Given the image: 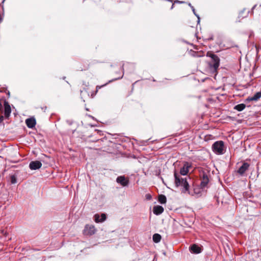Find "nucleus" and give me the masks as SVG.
<instances>
[{
    "label": "nucleus",
    "instance_id": "nucleus-1",
    "mask_svg": "<svg viewBox=\"0 0 261 261\" xmlns=\"http://www.w3.org/2000/svg\"><path fill=\"white\" fill-rule=\"evenodd\" d=\"M174 176L175 186L176 187H181L182 188V193H188V194H190V191H189V185L187 181V178L186 177L182 178L180 176V175L178 174L176 171L174 172Z\"/></svg>",
    "mask_w": 261,
    "mask_h": 261
},
{
    "label": "nucleus",
    "instance_id": "nucleus-2",
    "mask_svg": "<svg viewBox=\"0 0 261 261\" xmlns=\"http://www.w3.org/2000/svg\"><path fill=\"white\" fill-rule=\"evenodd\" d=\"M212 150L214 153L217 154H223L225 152V146L224 142L222 141H217L212 145Z\"/></svg>",
    "mask_w": 261,
    "mask_h": 261
},
{
    "label": "nucleus",
    "instance_id": "nucleus-3",
    "mask_svg": "<svg viewBox=\"0 0 261 261\" xmlns=\"http://www.w3.org/2000/svg\"><path fill=\"white\" fill-rule=\"evenodd\" d=\"M208 56L211 58L212 60V63L210 64V66L213 67L214 70H216L219 66V58L217 55L214 54H210Z\"/></svg>",
    "mask_w": 261,
    "mask_h": 261
},
{
    "label": "nucleus",
    "instance_id": "nucleus-4",
    "mask_svg": "<svg viewBox=\"0 0 261 261\" xmlns=\"http://www.w3.org/2000/svg\"><path fill=\"white\" fill-rule=\"evenodd\" d=\"M201 180L200 186H201L202 190H205L208 188V184L210 181L209 178L205 173L203 172L201 175Z\"/></svg>",
    "mask_w": 261,
    "mask_h": 261
},
{
    "label": "nucleus",
    "instance_id": "nucleus-5",
    "mask_svg": "<svg viewBox=\"0 0 261 261\" xmlns=\"http://www.w3.org/2000/svg\"><path fill=\"white\" fill-rule=\"evenodd\" d=\"M96 229L93 225H86L84 229V233L86 235L91 236L95 233Z\"/></svg>",
    "mask_w": 261,
    "mask_h": 261
},
{
    "label": "nucleus",
    "instance_id": "nucleus-6",
    "mask_svg": "<svg viewBox=\"0 0 261 261\" xmlns=\"http://www.w3.org/2000/svg\"><path fill=\"white\" fill-rule=\"evenodd\" d=\"M261 97V92L256 93L253 96L248 97L245 100V102H247L251 101H257Z\"/></svg>",
    "mask_w": 261,
    "mask_h": 261
},
{
    "label": "nucleus",
    "instance_id": "nucleus-7",
    "mask_svg": "<svg viewBox=\"0 0 261 261\" xmlns=\"http://www.w3.org/2000/svg\"><path fill=\"white\" fill-rule=\"evenodd\" d=\"M11 113V109L8 102L4 101V115L6 117H9Z\"/></svg>",
    "mask_w": 261,
    "mask_h": 261
},
{
    "label": "nucleus",
    "instance_id": "nucleus-8",
    "mask_svg": "<svg viewBox=\"0 0 261 261\" xmlns=\"http://www.w3.org/2000/svg\"><path fill=\"white\" fill-rule=\"evenodd\" d=\"M116 181L123 187L126 186L128 184V180L126 179L124 176H118L116 179Z\"/></svg>",
    "mask_w": 261,
    "mask_h": 261
},
{
    "label": "nucleus",
    "instance_id": "nucleus-9",
    "mask_svg": "<svg viewBox=\"0 0 261 261\" xmlns=\"http://www.w3.org/2000/svg\"><path fill=\"white\" fill-rule=\"evenodd\" d=\"M190 250L195 254L200 253L202 251L201 248L196 244H193L190 247Z\"/></svg>",
    "mask_w": 261,
    "mask_h": 261
},
{
    "label": "nucleus",
    "instance_id": "nucleus-10",
    "mask_svg": "<svg viewBox=\"0 0 261 261\" xmlns=\"http://www.w3.org/2000/svg\"><path fill=\"white\" fill-rule=\"evenodd\" d=\"M36 120L34 118H28L25 120V123L29 128H32L36 125Z\"/></svg>",
    "mask_w": 261,
    "mask_h": 261
},
{
    "label": "nucleus",
    "instance_id": "nucleus-11",
    "mask_svg": "<svg viewBox=\"0 0 261 261\" xmlns=\"http://www.w3.org/2000/svg\"><path fill=\"white\" fill-rule=\"evenodd\" d=\"M164 208L160 205H155L153 208V212L156 215H159L164 212Z\"/></svg>",
    "mask_w": 261,
    "mask_h": 261
},
{
    "label": "nucleus",
    "instance_id": "nucleus-12",
    "mask_svg": "<svg viewBox=\"0 0 261 261\" xmlns=\"http://www.w3.org/2000/svg\"><path fill=\"white\" fill-rule=\"evenodd\" d=\"M94 220L96 223L102 222L106 219V215L105 214H102L100 216V219H99V215L98 214H95L94 215Z\"/></svg>",
    "mask_w": 261,
    "mask_h": 261
},
{
    "label": "nucleus",
    "instance_id": "nucleus-13",
    "mask_svg": "<svg viewBox=\"0 0 261 261\" xmlns=\"http://www.w3.org/2000/svg\"><path fill=\"white\" fill-rule=\"evenodd\" d=\"M204 190H202V189L201 188V186L200 187H196L194 188L193 193H191L190 192V194H191L192 195H194L195 194V195H196L198 196V195H200L201 194L202 191H204Z\"/></svg>",
    "mask_w": 261,
    "mask_h": 261
},
{
    "label": "nucleus",
    "instance_id": "nucleus-14",
    "mask_svg": "<svg viewBox=\"0 0 261 261\" xmlns=\"http://www.w3.org/2000/svg\"><path fill=\"white\" fill-rule=\"evenodd\" d=\"M249 166V164H242V166L238 170V172L240 174L243 175L245 173V172L248 169Z\"/></svg>",
    "mask_w": 261,
    "mask_h": 261
},
{
    "label": "nucleus",
    "instance_id": "nucleus-15",
    "mask_svg": "<svg viewBox=\"0 0 261 261\" xmlns=\"http://www.w3.org/2000/svg\"><path fill=\"white\" fill-rule=\"evenodd\" d=\"M18 172H15L13 174H11L10 176V181L12 184H15L17 183V177L18 176Z\"/></svg>",
    "mask_w": 261,
    "mask_h": 261
},
{
    "label": "nucleus",
    "instance_id": "nucleus-16",
    "mask_svg": "<svg viewBox=\"0 0 261 261\" xmlns=\"http://www.w3.org/2000/svg\"><path fill=\"white\" fill-rule=\"evenodd\" d=\"M191 167V166H184L182 168H181L180 170V174L181 175H186L188 172H189V168Z\"/></svg>",
    "mask_w": 261,
    "mask_h": 261
},
{
    "label": "nucleus",
    "instance_id": "nucleus-17",
    "mask_svg": "<svg viewBox=\"0 0 261 261\" xmlns=\"http://www.w3.org/2000/svg\"><path fill=\"white\" fill-rule=\"evenodd\" d=\"M245 108L246 105L245 104L241 103L235 106L234 107V109L240 112L243 111Z\"/></svg>",
    "mask_w": 261,
    "mask_h": 261
},
{
    "label": "nucleus",
    "instance_id": "nucleus-18",
    "mask_svg": "<svg viewBox=\"0 0 261 261\" xmlns=\"http://www.w3.org/2000/svg\"><path fill=\"white\" fill-rule=\"evenodd\" d=\"M161 238V236L158 233L154 234L152 237V240L153 242L156 243L160 242Z\"/></svg>",
    "mask_w": 261,
    "mask_h": 261
},
{
    "label": "nucleus",
    "instance_id": "nucleus-19",
    "mask_svg": "<svg viewBox=\"0 0 261 261\" xmlns=\"http://www.w3.org/2000/svg\"><path fill=\"white\" fill-rule=\"evenodd\" d=\"M158 201L161 204H164L166 202L167 198L164 195H160L158 197Z\"/></svg>",
    "mask_w": 261,
    "mask_h": 261
},
{
    "label": "nucleus",
    "instance_id": "nucleus-20",
    "mask_svg": "<svg viewBox=\"0 0 261 261\" xmlns=\"http://www.w3.org/2000/svg\"><path fill=\"white\" fill-rule=\"evenodd\" d=\"M42 164H29L30 168L31 170H36L41 167Z\"/></svg>",
    "mask_w": 261,
    "mask_h": 261
},
{
    "label": "nucleus",
    "instance_id": "nucleus-21",
    "mask_svg": "<svg viewBox=\"0 0 261 261\" xmlns=\"http://www.w3.org/2000/svg\"><path fill=\"white\" fill-rule=\"evenodd\" d=\"M161 172V169H156L154 171L153 174L155 175L159 176L160 175Z\"/></svg>",
    "mask_w": 261,
    "mask_h": 261
},
{
    "label": "nucleus",
    "instance_id": "nucleus-22",
    "mask_svg": "<svg viewBox=\"0 0 261 261\" xmlns=\"http://www.w3.org/2000/svg\"><path fill=\"white\" fill-rule=\"evenodd\" d=\"M191 9H192V11H193V13H194V14H195V16H197V17L198 18V21H199V19H200L199 16V15H198V14H197L196 13L195 9H194V7H193V6H191Z\"/></svg>",
    "mask_w": 261,
    "mask_h": 261
},
{
    "label": "nucleus",
    "instance_id": "nucleus-23",
    "mask_svg": "<svg viewBox=\"0 0 261 261\" xmlns=\"http://www.w3.org/2000/svg\"><path fill=\"white\" fill-rule=\"evenodd\" d=\"M5 172V169H0V177L4 175Z\"/></svg>",
    "mask_w": 261,
    "mask_h": 261
},
{
    "label": "nucleus",
    "instance_id": "nucleus-24",
    "mask_svg": "<svg viewBox=\"0 0 261 261\" xmlns=\"http://www.w3.org/2000/svg\"><path fill=\"white\" fill-rule=\"evenodd\" d=\"M107 84H105V85H102V86H96V92H97V91L98 90V89H100L101 87H103V86H106Z\"/></svg>",
    "mask_w": 261,
    "mask_h": 261
},
{
    "label": "nucleus",
    "instance_id": "nucleus-25",
    "mask_svg": "<svg viewBox=\"0 0 261 261\" xmlns=\"http://www.w3.org/2000/svg\"><path fill=\"white\" fill-rule=\"evenodd\" d=\"M146 199L150 200L151 198V196L150 194H147L146 195Z\"/></svg>",
    "mask_w": 261,
    "mask_h": 261
},
{
    "label": "nucleus",
    "instance_id": "nucleus-26",
    "mask_svg": "<svg viewBox=\"0 0 261 261\" xmlns=\"http://www.w3.org/2000/svg\"><path fill=\"white\" fill-rule=\"evenodd\" d=\"M4 120V117L3 116H1L0 117V124L2 123Z\"/></svg>",
    "mask_w": 261,
    "mask_h": 261
},
{
    "label": "nucleus",
    "instance_id": "nucleus-27",
    "mask_svg": "<svg viewBox=\"0 0 261 261\" xmlns=\"http://www.w3.org/2000/svg\"><path fill=\"white\" fill-rule=\"evenodd\" d=\"M30 163L34 164V163H41L39 161H32Z\"/></svg>",
    "mask_w": 261,
    "mask_h": 261
},
{
    "label": "nucleus",
    "instance_id": "nucleus-28",
    "mask_svg": "<svg viewBox=\"0 0 261 261\" xmlns=\"http://www.w3.org/2000/svg\"><path fill=\"white\" fill-rule=\"evenodd\" d=\"M175 3H182L184 2H180V1H175Z\"/></svg>",
    "mask_w": 261,
    "mask_h": 261
},
{
    "label": "nucleus",
    "instance_id": "nucleus-29",
    "mask_svg": "<svg viewBox=\"0 0 261 261\" xmlns=\"http://www.w3.org/2000/svg\"><path fill=\"white\" fill-rule=\"evenodd\" d=\"M2 108V105L1 104V103L0 102V109H1Z\"/></svg>",
    "mask_w": 261,
    "mask_h": 261
},
{
    "label": "nucleus",
    "instance_id": "nucleus-30",
    "mask_svg": "<svg viewBox=\"0 0 261 261\" xmlns=\"http://www.w3.org/2000/svg\"><path fill=\"white\" fill-rule=\"evenodd\" d=\"M256 6V5H254V6H253V7L252 8V9H254Z\"/></svg>",
    "mask_w": 261,
    "mask_h": 261
},
{
    "label": "nucleus",
    "instance_id": "nucleus-31",
    "mask_svg": "<svg viewBox=\"0 0 261 261\" xmlns=\"http://www.w3.org/2000/svg\"><path fill=\"white\" fill-rule=\"evenodd\" d=\"M189 6L191 8V6H192L190 3L189 4Z\"/></svg>",
    "mask_w": 261,
    "mask_h": 261
},
{
    "label": "nucleus",
    "instance_id": "nucleus-32",
    "mask_svg": "<svg viewBox=\"0 0 261 261\" xmlns=\"http://www.w3.org/2000/svg\"><path fill=\"white\" fill-rule=\"evenodd\" d=\"M2 19V17L0 16V22L1 21Z\"/></svg>",
    "mask_w": 261,
    "mask_h": 261
},
{
    "label": "nucleus",
    "instance_id": "nucleus-33",
    "mask_svg": "<svg viewBox=\"0 0 261 261\" xmlns=\"http://www.w3.org/2000/svg\"><path fill=\"white\" fill-rule=\"evenodd\" d=\"M173 5H173V4H172V7H171V9H172V8H173Z\"/></svg>",
    "mask_w": 261,
    "mask_h": 261
}]
</instances>
